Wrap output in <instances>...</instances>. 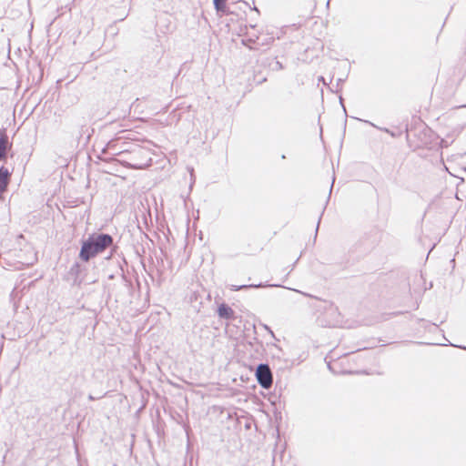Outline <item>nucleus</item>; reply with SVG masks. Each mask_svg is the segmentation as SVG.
<instances>
[{"instance_id": "33", "label": "nucleus", "mask_w": 466, "mask_h": 466, "mask_svg": "<svg viewBox=\"0 0 466 466\" xmlns=\"http://www.w3.org/2000/svg\"><path fill=\"white\" fill-rule=\"evenodd\" d=\"M89 137H90V134H88V135H87V137H86V143H87V142H88Z\"/></svg>"}, {"instance_id": "30", "label": "nucleus", "mask_w": 466, "mask_h": 466, "mask_svg": "<svg viewBox=\"0 0 466 466\" xmlns=\"http://www.w3.org/2000/svg\"><path fill=\"white\" fill-rule=\"evenodd\" d=\"M128 15V13H127L126 15H124V16L122 18H120L118 21H123L125 18H127Z\"/></svg>"}, {"instance_id": "14", "label": "nucleus", "mask_w": 466, "mask_h": 466, "mask_svg": "<svg viewBox=\"0 0 466 466\" xmlns=\"http://www.w3.org/2000/svg\"><path fill=\"white\" fill-rule=\"evenodd\" d=\"M258 35H260V40H258V47L269 46L275 41V37L272 33L267 32L264 34L263 32H258Z\"/></svg>"}, {"instance_id": "25", "label": "nucleus", "mask_w": 466, "mask_h": 466, "mask_svg": "<svg viewBox=\"0 0 466 466\" xmlns=\"http://www.w3.org/2000/svg\"><path fill=\"white\" fill-rule=\"evenodd\" d=\"M102 397H103V396L94 397L92 394H89V395H88V400H95L101 399Z\"/></svg>"}, {"instance_id": "6", "label": "nucleus", "mask_w": 466, "mask_h": 466, "mask_svg": "<svg viewBox=\"0 0 466 466\" xmlns=\"http://www.w3.org/2000/svg\"><path fill=\"white\" fill-rule=\"evenodd\" d=\"M13 157L12 153V142L9 141V137L5 129H0V162L6 163L8 157Z\"/></svg>"}, {"instance_id": "34", "label": "nucleus", "mask_w": 466, "mask_h": 466, "mask_svg": "<svg viewBox=\"0 0 466 466\" xmlns=\"http://www.w3.org/2000/svg\"><path fill=\"white\" fill-rule=\"evenodd\" d=\"M253 10H255L256 12H258L259 14V11L256 6L253 7Z\"/></svg>"}, {"instance_id": "16", "label": "nucleus", "mask_w": 466, "mask_h": 466, "mask_svg": "<svg viewBox=\"0 0 466 466\" xmlns=\"http://www.w3.org/2000/svg\"><path fill=\"white\" fill-rule=\"evenodd\" d=\"M254 340H255V342H254V343H253V342H251V341H249V342H248V345H249L252 349H254V351H255L257 354H258V353H260V352L264 350V347H263L262 342H261V341H259V340H258V339H257V338H254Z\"/></svg>"}, {"instance_id": "8", "label": "nucleus", "mask_w": 466, "mask_h": 466, "mask_svg": "<svg viewBox=\"0 0 466 466\" xmlns=\"http://www.w3.org/2000/svg\"><path fill=\"white\" fill-rule=\"evenodd\" d=\"M216 313L220 319L234 320L237 318L233 309L224 301L218 304Z\"/></svg>"}, {"instance_id": "29", "label": "nucleus", "mask_w": 466, "mask_h": 466, "mask_svg": "<svg viewBox=\"0 0 466 466\" xmlns=\"http://www.w3.org/2000/svg\"><path fill=\"white\" fill-rule=\"evenodd\" d=\"M116 279V275L115 274H110L108 276V279Z\"/></svg>"}, {"instance_id": "35", "label": "nucleus", "mask_w": 466, "mask_h": 466, "mask_svg": "<svg viewBox=\"0 0 466 466\" xmlns=\"http://www.w3.org/2000/svg\"><path fill=\"white\" fill-rule=\"evenodd\" d=\"M18 238L24 239V236H23V234H20V235L18 236Z\"/></svg>"}, {"instance_id": "12", "label": "nucleus", "mask_w": 466, "mask_h": 466, "mask_svg": "<svg viewBox=\"0 0 466 466\" xmlns=\"http://www.w3.org/2000/svg\"><path fill=\"white\" fill-rule=\"evenodd\" d=\"M11 176L8 168L4 166L0 167V195L6 189L8 179Z\"/></svg>"}, {"instance_id": "9", "label": "nucleus", "mask_w": 466, "mask_h": 466, "mask_svg": "<svg viewBox=\"0 0 466 466\" xmlns=\"http://www.w3.org/2000/svg\"><path fill=\"white\" fill-rule=\"evenodd\" d=\"M121 138L122 137H118L109 140L103 148V153L111 154L113 156H118L125 154L127 152H130L129 149H121L120 147H118V142Z\"/></svg>"}, {"instance_id": "13", "label": "nucleus", "mask_w": 466, "mask_h": 466, "mask_svg": "<svg viewBox=\"0 0 466 466\" xmlns=\"http://www.w3.org/2000/svg\"><path fill=\"white\" fill-rule=\"evenodd\" d=\"M227 1L228 0H213L214 8L218 14H220L221 15L230 14Z\"/></svg>"}, {"instance_id": "24", "label": "nucleus", "mask_w": 466, "mask_h": 466, "mask_svg": "<svg viewBox=\"0 0 466 466\" xmlns=\"http://www.w3.org/2000/svg\"><path fill=\"white\" fill-rule=\"evenodd\" d=\"M293 290H294V291H296V292H299V293L302 294V295H303V296H305V297L313 298V296H312V295H310V294H309V293L302 292V291H299V290H297V289H293Z\"/></svg>"}, {"instance_id": "17", "label": "nucleus", "mask_w": 466, "mask_h": 466, "mask_svg": "<svg viewBox=\"0 0 466 466\" xmlns=\"http://www.w3.org/2000/svg\"><path fill=\"white\" fill-rule=\"evenodd\" d=\"M268 66L269 68L272 70V71H279V70H282L284 68L283 65L281 62L278 61L276 58L275 59H272L269 64H268Z\"/></svg>"}, {"instance_id": "20", "label": "nucleus", "mask_w": 466, "mask_h": 466, "mask_svg": "<svg viewBox=\"0 0 466 466\" xmlns=\"http://www.w3.org/2000/svg\"><path fill=\"white\" fill-rule=\"evenodd\" d=\"M324 211H325V208L322 209L319 217V219H318V222H317V227H316V230H315V236H314V241H316L317 239V236H318V230H319V224H320V221H321V218H322V216L324 214Z\"/></svg>"}, {"instance_id": "18", "label": "nucleus", "mask_w": 466, "mask_h": 466, "mask_svg": "<svg viewBox=\"0 0 466 466\" xmlns=\"http://www.w3.org/2000/svg\"><path fill=\"white\" fill-rule=\"evenodd\" d=\"M355 118L357 119V117H355ZM358 120L362 121V122H364V123H366V124H368V125H370V126H371V127H375V128H377V129H379L380 131H383V132H385L387 134L390 132L389 128L378 127L377 125H375L374 123H372V122H370L369 120H362V119H360V118H358Z\"/></svg>"}, {"instance_id": "19", "label": "nucleus", "mask_w": 466, "mask_h": 466, "mask_svg": "<svg viewBox=\"0 0 466 466\" xmlns=\"http://www.w3.org/2000/svg\"><path fill=\"white\" fill-rule=\"evenodd\" d=\"M345 78H338L336 83V89L334 90L332 87H330V90L332 92L338 93L341 89V85L344 83Z\"/></svg>"}, {"instance_id": "2", "label": "nucleus", "mask_w": 466, "mask_h": 466, "mask_svg": "<svg viewBox=\"0 0 466 466\" xmlns=\"http://www.w3.org/2000/svg\"><path fill=\"white\" fill-rule=\"evenodd\" d=\"M119 277L112 286H108V295L114 296L116 302L131 301L134 295L132 280L125 274L124 265L118 261Z\"/></svg>"}, {"instance_id": "10", "label": "nucleus", "mask_w": 466, "mask_h": 466, "mask_svg": "<svg viewBox=\"0 0 466 466\" xmlns=\"http://www.w3.org/2000/svg\"><path fill=\"white\" fill-rule=\"evenodd\" d=\"M80 262V260L75 261L69 269V274L74 277V283L77 285L82 283V273L86 270V268Z\"/></svg>"}, {"instance_id": "5", "label": "nucleus", "mask_w": 466, "mask_h": 466, "mask_svg": "<svg viewBox=\"0 0 466 466\" xmlns=\"http://www.w3.org/2000/svg\"><path fill=\"white\" fill-rule=\"evenodd\" d=\"M248 27L256 29L257 25H245L244 29H241L240 35L245 36L244 38L241 39V45L251 51H257L258 50V40H260V35H258V32H248Z\"/></svg>"}, {"instance_id": "7", "label": "nucleus", "mask_w": 466, "mask_h": 466, "mask_svg": "<svg viewBox=\"0 0 466 466\" xmlns=\"http://www.w3.org/2000/svg\"><path fill=\"white\" fill-rule=\"evenodd\" d=\"M15 252V259L23 262H30V266L37 261L36 254L33 252L29 245H25L24 248H13Z\"/></svg>"}, {"instance_id": "28", "label": "nucleus", "mask_w": 466, "mask_h": 466, "mask_svg": "<svg viewBox=\"0 0 466 466\" xmlns=\"http://www.w3.org/2000/svg\"><path fill=\"white\" fill-rule=\"evenodd\" d=\"M319 81H321L324 85H326V82H325V78H324V76H320L319 77Z\"/></svg>"}, {"instance_id": "4", "label": "nucleus", "mask_w": 466, "mask_h": 466, "mask_svg": "<svg viewBox=\"0 0 466 466\" xmlns=\"http://www.w3.org/2000/svg\"><path fill=\"white\" fill-rule=\"evenodd\" d=\"M255 377L258 385L268 390L273 382V375L268 363H259L255 370Z\"/></svg>"}, {"instance_id": "31", "label": "nucleus", "mask_w": 466, "mask_h": 466, "mask_svg": "<svg viewBox=\"0 0 466 466\" xmlns=\"http://www.w3.org/2000/svg\"><path fill=\"white\" fill-rule=\"evenodd\" d=\"M450 345L453 346V344H451V343H450ZM454 347H456V346L454 345ZM457 347H458V348H461V349H466V347H465V346H457Z\"/></svg>"}, {"instance_id": "22", "label": "nucleus", "mask_w": 466, "mask_h": 466, "mask_svg": "<svg viewBox=\"0 0 466 466\" xmlns=\"http://www.w3.org/2000/svg\"><path fill=\"white\" fill-rule=\"evenodd\" d=\"M339 104H340V106H342V109H343V111H344V113H345V116L347 117V116H348V115H347V110H346V107H345V106H344V99H343V97L341 96V95L339 96Z\"/></svg>"}, {"instance_id": "23", "label": "nucleus", "mask_w": 466, "mask_h": 466, "mask_svg": "<svg viewBox=\"0 0 466 466\" xmlns=\"http://www.w3.org/2000/svg\"><path fill=\"white\" fill-rule=\"evenodd\" d=\"M392 137H398L400 134L395 131H392L390 129V132L388 133Z\"/></svg>"}, {"instance_id": "36", "label": "nucleus", "mask_w": 466, "mask_h": 466, "mask_svg": "<svg viewBox=\"0 0 466 466\" xmlns=\"http://www.w3.org/2000/svg\"><path fill=\"white\" fill-rule=\"evenodd\" d=\"M346 125H347V119H345L344 121V127L346 128Z\"/></svg>"}, {"instance_id": "11", "label": "nucleus", "mask_w": 466, "mask_h": 466, "mask_svg": "<svg viewBox=\"0 0 466 466\" xmlns=\"http://www.w3.org/2000/svg\"><path fill=\"white\" fill-rule=\"evenodd\" d=\"M85 128L86 127L82 126L78 131V134H64L63 138L66 142V145L69 147H74L75 146L78 145L84 136Z\"/></svg>"}, {"instance_id": "32", "label": "nucleus", "mask_w": 466, "mask_h": 466, "mask_svg": "<svg viewBox=\"0 0 466 466\" xmlns=\"http://www.w3.org/2000/svg\"><path fill=\"white\" fill-rule=\"evenodd\" d=\"M280 157H281V159H286V155H285V154H282V155L280 156Z\"/></svg>"}, {"instance_id": "15", "label": "nucleus", "mask_w": 466, "mask_h": 466, "mask_svg": "<svg viewBox=\"0 0 466 466\" xmlns=\"http://www.w3.org/2000/svg\"><path fill=\"white\" fill-rule=\"evenodd\" d=\"M268 285L260 282L258 284H244V285H239V286H232L231 289L234 291H238V290H242V289H258V288H263V287H268Z\"/></svg>"}, {"instance_id": "3", "label": "nucleus", "mask_w": 466, "mask_h": 466, "mask_svg": "<svg viewBox=\"0 0 466 466\" xmlns=\"http://www.w3.org/2000/svg\"><path fill=\"white\" fill-rule=\"evenodd\" d=\"M0 265L6 269L22 270L30 267V262L15 259V252L14 249H9L7 252L0 254Z\"/></svg>"}, {"instance_id": "1", "label": "nucleus", "mask_w": 466, "mask_h": 466, "mask_svg": "<svg viewBox=\"0 0 466 466\" xmlns=\"http://www.w3.org/2000/svg\"><path fill=\"white\" fill-rule=\"evenodd\" d=\"M80 249L77 258L83 263H88L90 260L104 253L110 248V254L106 258L109 259L117 249L114 244L113 237L105 232H92L86 237H83L80 241Z\"/></svg>"}, {"instance_id": "26", "label": "nucleus", "mask_w": 466, "mask_h": 466, "mask_svg": "<svg viewBox=\"0 0 466 466\" xmlns=\"http://www.w3.org/2000/svg\"><path fill=\"white\" fill-rule=\"evenodd\" d=\"M263 328L268 330L271 335H274L273 334V331L271 330L270 327H268V325L266 324H263Z\"/></svg>"}, {"instance_id": "27", "label": "nucleus", "mask_w": 466, "mask_h": 466, "mask_svg": "<svg viewBox=\"0 0 466 466\" xmlns=\"http://www.w3.org/2000/svg\"><path fill=\"white\" fill-rule=\"evenodd\" d=\"M118 257H121V259H122V262H123V264H124V265H127V260H126L125 257L123 256V254L118 255Z\"/></svg>"}, {"instance_id": "21", "label": "nucleus", "mask_w": 466, "mask_h": 466, "mask_svg": "<svg viewBox=\"0 0 466 466\" xmlns=\"http://www.w3.org/2000/svg\"><path fill=\"white\" fill-rule=\"evenodd\" d=\"M329 308L330 310L334 311L338 315V318H340V313L339 312L338 307L334 306L332 302H329Z\"/></svg>"}]
</instances>
